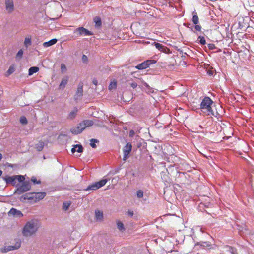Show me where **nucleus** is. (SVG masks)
Wrapping results in <instances>:
<instances>
[{
	"label": "nucleus",
	"instance_id": "nucleus-1",
	"mask_svg": "<svg viewBox=\"0 0 254 254\" xmlns=\"http://www.w3.org/2000/svg\"><path fill=\"white\" fill-rule=\"evenodd\" d=\"M39 222L36 220L27 222L24 226L22 233L24 236L28 237L35 234L39 228Z\"/></svg>",
	"mask_w": 254,
	"mask_h": 254
},
{
	"label": "nucleus",
	"instance_id": "nucleus-2",
	"mask_svg": "<svg viewBox=\"0 0 254 254\" xmlns=\"http://www.w3.org/2000/svg\"><path fill=\"white\" fill-rule=\"evenodd\" d=\"M212 103L213 101L208 96H206L202 99L200 105V108L207 115H214L211 107Z\"/></svg>",
	"mask_w": 254,
	"mask_h": 254
},
{
	"label": "nucleus",
	"instance_id": "nucleus-3",
	"mask_svg": "<svg viewBox=\"0 0 254 254\" xmlns=\"http://www.w3.org/2000/svg\"><path fill=\"white\" fill-rule=\"evenodd\" d=\"M46 196L45 192L28 193L23 195L24 199L33 200L34 202L43 199Z\"/></svg>",
	"mask_w": 254,
	"mask_h": 254
},
{
	"label": "nucleus",
	"instance_id": "nucleus-4",
	"mask_svg": "<svg viewBox=\"0 0 254 254\" xmlns=\"http://www.w3.org/2000/svg\"><path fill=\"white\" fill-rule=\"evenodd\" d=\"M107 179H104L100 180L99 182H95L91 185H89L86 189H85V191L89 190H98V189L101 188L104 186L107 183Z\"/></svg>",
	"mask_w": 254,
	"mask_h": 254
},
{
	"label": "nucleus",
	"instance_id": "nucleus-5",
	"mask_svg": "<svg viewBox=\"0 0 254 254\" xmlns=\"http://www.w3.org/2000/svg\"><path fill=\"white\" fill-rule=\"evenodd\" d=\"M31 188V185L29 182H24L22 184L17 188L15 193L20 194L22 193L27 191Z\"/></svg>",
	"mask_w": 254,
	"mask_h": 254
},
{
	"label": "nucleus",
	"instance_id": "nucleus-6",
	"mask_svg": "<svg viewBox=\"0 0 254 254\" xmlns=\"http://www.w3.org/2000/svg\"><path fill=\"white\" fill-rule=\"evenodd\" d=\"M156 62V61L155 60H147L145 61H144L142 63L138 64L137 66H135V68L139 70L146 69V68L148 67L150 65H151L152 64H155Z\"/></svg>",
	"mask_w": 254,
	"mask_h": 254
},
{
	"label": "nucleus",
	"instance_id": "nucleus-7",
	"mask_svg": "<svg viewBox=\"0 0 254 254\" xmlns=\"http://www.w3.org/2000/svg\"><path fill=\"white\" fill-rule=\"evenodd\" d=\"M83 83L82 82L79 83L78 85L77 91L74 95V100L76 101L80 100L82 98V97L83 96Z\"/></svg>",
	"mask_w": 254,
	"mask_h": 254
},
{
	"label": "nucleus",
	"instance_id": "nucleus-8",
	"mask_svg": "<svg viewBox=\"0 0 254 254\" xmlns=\"http://www.w3.org/2000/svg\"><path fill=\"white\" fill-rule=\"evenodd\" d=\"M132 145L130 143H127L126 145L123 148L124 156L123 160L126 161L128 157V155L131 151Z\"/></svg>",
	"mask_w": 254,
	"mask_h": 254
},
{
	"label": "nucleus",
	"instance_id": "nucleus-9",
	"mask_svg": "<svg viewBox=\"0 0 254 254\" xmlns=\"http://www.w3.org/2000/svg\"><path fill=\"white\" fill-rule=\"evenodd\" d=\"M74 33H78V35L84 36H90L92 35V33L91 31L82 27L76 29L74 31Z\"/></svg>",
	"mask_w": 254,
	"mask_h": 254
},
{
	"label": "nucleus",
	"instance_id": "nucleus-10",
	"mask_svg": "<svg viewBox=\"0 0 254 254\" xmlns=\"http://www.w3.org/2000/svg\"><path fill=\"white\" fill-rule=\"evenodd\" d=\"M153 45L155 46L156 48L159 50L160 52L165 53H168L169 51V49L162 44L157 42H154Z\"/></svg>",
	"mask_w": 254,
	"mask_h": 254
},
{
	"label": "nucleus",
	"instance_id": "nucleus-11",
	"mask_svg": "<svg viewBox=\"0 0 254 254\" xmlns=\"http://www.w3.org/2000/svg\"><path fill=\"white\" fill-rule=\"evenodd\" d=\"M81 125H82L80 123L77 126L73 127L70 130L71 133L74 134H78L81 133L84 130V128L81 127Z\"/></svg>",
	"mask_w": 254,
	"mask_h": 254
},
{
	"label": "nucleus",
	"instance_id": "nucleus-12",
	"mask_svg": "<svg viewBox=\"0 0 254 254\" xmlns=\"http://www.w3.org/2000/svg\"><path fill=\"white\" fill-rule=\"evenodd\" d=\"M6 10L8 13H11L14 10V4L12 0L5 1Z\"/></svg>",
	"mask_w": 254,
	"mask_h": 254
},
{
	"label": "nucleus",
	"instance_id": "nucleus-13",
	"mask_svg": "<svg viewBox=\"0 0 254 254\" xmlns=\"http://www.w3.org/2000/svg\"><path fill=\"white\" fill-rule=\"evenodd\" d=\"M8 215L20 217L23 216V214L20 211L17 210L15 208H12L8 212Z\"/></svg>",
	"mask_w": 254,
	"mask_h": 254
},
{
	"label": "nucleus",
	"instance_id": "nucleus-14",
	"mask_svg": "<svg viewBox=\"0 0 254 254\" xmlns=\"http://www.w3.org/2000/svg\"><path fill=\"white\" fill-rule=\"evenodd\" d=\"M21 246V242L20 241H17L14 246H8L6 248L4 252L8 251L16 250L19 249Z\"/></svg>",
	"mask_w": 254,
	"mask_h": 254
},
{
	"label": "nucleus",
	"instance_id": "nucleus-15",
	"mask_svg": "<svg viewBox=\"0 0 254 254\" xmlns=\"http://www.w3.org/2000/svg\"><path fill=\"white\" fill-rule=\"evenodd\" d=\"M68 81V77L65 76L62 78V81L59 85V88L60 89H64Z\"/></svg>",
	"mask_w": 254,
	"mask_h": 254
},
{
	"label": "nucleus",
	"instance_id": "nucleus-16",
	"mask_svg": "<svg viewBox=\"0 0 254 254\" xmlns=\"http://www.w3.org/2000/svg\"><path fill=\"white\" fill-rule=\"evenodd\" d=\"M16 176L15 175L12 176H9L5 178V181L7 183H11L14 185L16 183Z\"/></svg>",
	"mask_w": 254,
	"mask_h": 254
},
{
	"label": "nucleus",
	"instance_id": "nucleus-17",
	"mask_svg": "<svg viewBox=\"0 0 254 254\" xmlns=\"http://www.w3.org/2000/svg\"><path fill=\"white\" fill-rule=\"evenodd\" d=\"M57 41L56 39H52L48 42L43 43V45L45 48L49 47L51 46L54 45Z\"/></svg>",
	"mask_w": 254,
	"mask_h": 254
},
{
	"label": "nucleus",
	"instance_id": "nucleus-18",
	"mask_svg": "<svg viewBox=\"0 0 254 254\" xmlns=\"http://www.w3.org/2000/svg\"><path fill=\"white\" fill-rule=\"evenodd\" d=\"M82 125L81 127H82L84 129L88 127H90L93 125V122L92 120H84L81 123Z\"/></svg>",
	"mask_w": 254,
	"mask_h": 254
},
{
	"label": "nucleus",
	"instance_id": "nucleus-19",
	"mask_svg": "<svg viewBox=\"0 0 254 254\" xmlns=\"http://www.w3.org/2000/svg\"><path fill=\"white\" fill-rule=\"evenodd\" d=\"M95 217L97 220H102L103 219V213L100 210H95Z\"/></svg>",
	"mask_w": 254,
	"mask_h": 254
},
{
	"label": "nucleus",
	"instance_id": "nucleus-20",
	"mask_svg": "<svg viewBox=\"0 0 254 254\" xmlns=\"http://www.w3.org/2000/svg\"><path fill=\"white\" fill-rule=\"evenodd\" d=\"M39 70V67L36 66L31 67L28 70V75L31 76L33 75L34 73L37 72Z\"/></svg>",
	"mask_w": 254,
	"mask_h": 254
},
{
	"label": "nucleus",
	"instance_id": "nucleus-21",
	"mask_svg": "<svg viewBox=\"0 0 254 254\" xmlns=\"http://www.w3.org/2000/svg\"><path fill=\"white\" fill-rule=\"evenodd\" d=\"M77 108H74V109L71 111L68 114V118L70 119H74L77 114Z\"/></svg>",
	"mask_w": 254,
	"mask_h": 254
},
{
	"label": "nucleus",
	"instance_id": "nucleus-22",
	"mask_svg": "<svg viewBox=\"0 0 254 254\" xmlns=\"http://www.w3.org/2000/svg\"><path fill=\"white\" fill-rule=\"evenodd\" d=\"M44 146V142H43L42 141H40L37 144H36L35 148L38 151H40L43 149Z\"/></svg>",
	"mask_w": 254,
	"mask_h": 254
},
{
	"label": "nucleus",
	"instance_id": "nucleus-23",
	"mask_svg": "<svg viewBox=\"0 0 254 254\" xmlns=\"http://www.w3.org/2000/svg\"><path fill=\"white\" fill-rule=\"evenodd\" d=\"M192 22L194 24H197L199 22V18L197 15V13L195 12H193Z\"/></svg>",
	"mask_w": 254,
	"mask_h": 254
},
{
	"label": "nucleus",
	"instance_id": "nucleus-24",
	"mask_svg": "<svg viewBox=\"0 0 254 254\" xmlns=\"http://www.w3.org/2000/svg\"><path fill=\"white\" fill-rule=\"evenodd\" d=\"M94 21L95 23V26L97 27L101 26L102 22L101 19L98 17H96L94 19Z\"/></svg>",
	"mask_w": 254,
	"mask_h": 254
},
{
	"label": "nucleus",
	"instance_id": "nucleus-25",
	"mask_svg": "<svg viewBox=\"0 0 254 254\" xmlns=\"http://www.w3.org/2000/svg\"><path fill=\"white\" fill-rule=\"evenodd\" d=\"M15 71V67H14V66L13 65H11L9 69H8L7 72H6V75L7 76H9L10 75H11V74H12Z\"/></svg>",
	"mask_w": 254,
	"mask_h": 254
},
{
	"label": "nucleus",
	"instance_id": "nucleus-26",
	"mask_svg": "<svg viewBox=\"0 0 254 254\" xmlns=\"http://www.w3.org/2000/svg\"><path fill=\"white\" fill-rule=\"evenodd\" d=\"M117 227L119 230H120L121 231H123L125 230V229L124 227V225L122 222L118 221L117 223Z\"/></svg>",
	"mask_w": 254,
	"mask_h": 254
},
{
	"label": "nucleus",
	"instance_id": "nucleus-27",
	"mask_svg": "<svg viewBox=\"0 0 254 254\" xmlns=\"http://www.w3.org/2000/svg\"><path fill=\"white\" fill-rule=\"evenodd\" d=\"M202 247H209L210 246V244L209 242H203L200 244H197L195 245V247L196 248L198 246Z\"/></svg>",
	"mask_w": 254,
	"mask_h": 254
},
{
	"label": "nucleus",
	"instance_id": "nucleus-28",
	"mask_svg": "<svg viewBox=\"0 0 254 254\" xmlns=\"http://www.w3.org/2000/svg\"><path fill=\"white\" fill-rule=\"evenodd\" d=\"M24 45L26 47H28L29 46L31 45V38L26 37L24 40Z\"/></svg>",
	"mask_w": 254,
	"mask_h": 254
},
{
	"label": "nucleus",
	"instance_id": "nucleus-29",
	"mask_svg": "<svg viewBox=\"0 0 254 254\" xmlns=\"http://www.w3.org/2000/svg\"><path fill=\"white\" fill-rule=\"evenodd\" d=\"M70 205H71V203L70 202H65L63 203V209L64 210L66 211L68 209Z\"/></svg>",
	"mask_w": 254,
	"mask_h": 254
},
{
	"label": "nucleus",
	"instance_id": "nucleus-30",
	"mask_svg": "<svg viewBox=\"0 0 254 254\" xmlns=\"http://www.w3.org/2000/svg\"><path fill=\"white\" fill-rule=\"evenodd\" d=\"M98 142V140L96 139H91L90 140V145L92 148H95L96 147V143Z\"/></svg>",
	"mask_w": 254,
	"mask_h": 254
},
{
	"label": "nucleus",
	"instance_id": "nucleus-31",
	"mask_svg": "<svg viewBox=\"0 0 254 254\" xmlns=\"http://www.w3.org/2000/svg\"><path fill=\"white\" fill-rule=\"evenodd\" d=\"M143 84L147 88L146 92L147 93H153V89L151 87H150L146 82H143Z\"/></svg>",
	"mask_w": 254,
	"mask_h": 254
},
{
	"label": "nucleus",
	"instance_id": "nucleus-32",
	"mask_svg": "<svg viewBox=\"0 0 254 254\" xmlns=\"http://www.w3.org/2000/svg\"><path fill=\"white\" fill-rule=\"evenodd\" d=\"M117 87V82L113 81L111 82L109 86V90H112L113 89H115Z\"/></svg>",
	"mask_w": 254,
	"mask_h": 254
},
{
	"label": "nucleus",
	"instance_id": "nucleus-33",
	"mask_svg": "<svg viewBox=\"0 0 254 254\" xmlns=\"http://www.w3.org/2000/svg\"><path fill=\"white\" fill-rule=\"evenodd\" d=\"M198 40H199V42L201 45H205L206 44V40L204 37L203 36H199L198 38Z\"/></svg>",
	"mask_w": 254,
	"mask_h": 254
},
{
	"label": "nucleus",
	"instance_id": "nucleus-34",
	"mask_svg": "<svg viewBox=\"0 0 254 254\" xmlns=\"http://www.w3.org/2000/svg\"><path fill=\"white\" fill-rule=\"evenodd\" d=\"M75 146L76 147V148L77 149V150L76 151L78 153H81L83 152V147L80 144H76L75 145Z\"/></svg>",
	"mask_w": 254,
	"mask_h": 254
},
{
	"label": "nucleus",
	"instance_id": "nucleus-35",
	"mask_svg": "<svg viewBox=\"0 0 254 254\" xmlns=\"http://www.w3.org/2000/svg\"><path fill=\"white\" fill-rule=\"evenodd\" d=\"M20 122L23 125H25V124H26L27 123V119L24 116H22V117H20Z\"/></svg>",
	"mask_w": 254,
	"mask_h": 254
},
{
	"label": "nucleus",
	"instance_id": "nucleus-36",
	"mask_svg": "<svg viewBox=\"0 0 254 254\" xmlns=\"http://www.w3.org/2000/svg\"><path fill=\"white\" fill-rule=\"evenodd\" d=\"M136 195L138 198H141L143 196V192L141 190H138L136 192Z\"/></svg>",
	"mask_w": 254,
	"mask_h": 254
},
{
	"label": "nucleus",
	"instance_id": "nucleus-37",
	"mask_svg": "<svg viewBox=\"0 0 254 254\" xmlns=\"http://www.w3.org/2000/svg\"><path fill=\"white\" fill-rule=\"evenodd\" d=\"M23 54V50L21 49L19 50L16 54V58L19 59H21L22 57Z\"/></svg>",
	"mask_w": 254,
	"mask_h": 254
},
{
	"label": "nucleus",
	"instance_id": "nucleus-38",
	"mask_svg": "<svg viewBox=\"0 0 254 254\" xmlns=\"http://www.w3.org/2000/svg\"><path fill=\"white\" fill-rule=\"evenodd\" d=\"M16 176V179L19 182H22L24 181L25 179L23 176L21 175H15Z\"/></svg>",
	"mask_w": 254,
	"mask_h": 254
},
{
	"label": "nucleus",
	"instance_id": "nucleus-39",
	"mask_svg": "<svg viewBox=\"0 0 254 254\" xmlns=\"http://www.w3.org/2000/svg\"><path fill=\"white\" fill-rule=\"evenodd\" d=\"M31 180L35 184H39L41 183V181L40 180L37 181V179L35 177H32L31 179Z\"/></svg>",
	"mask_w": 254,
	"mask_h": 254
},
{
	"label": "nucleus",
	"instance_id": "nucleus-40",
	"mask_svg": "<svg viewBox=\"0 0 254 254\" xmlns=\"http://www.w3.org/2000/svg\"><path fill=\"white\" fill-rule=\"evenodd\" d=\"M61 70L62 72H64L66 70V67L64 64H61Z\"/></svg>",
	"mask_w": 254,
	"mask_h": 254
},
{
	"label": "nucleus",
	"instance_id": "nucleus-41",
	"mask_svg": "<svg viewBox=\"0 0 254 254\" xmlns=\"http://www.w3.org/2000/svg\"><path fill=\"white\" fill-rule=\"evenodd\" d=\"M208 47L210 50H214L216 48L215 45L213 43L208 44Z\"/></svg>",
	"mask_w": 254,
	"mask_h": 254
},
{
	"label": "nucleus",
	"instance_id": "nucleus-42",
	"mask_svg": "<svg viewBox=\"0 0 254 254\" xmlns=\"http://www.w3.org/2000/svg\"><path fill=\"white\" fill-rule=\"evenodd\" d=\"M130 85L132 88L135 89L137 86V83L136 82H132L130 83Z\"/></svg>",
	"mask_w": 254,
	"mask_h": 254
},
{
	"label": "nucleus",
	"instance_id": "nucleus-43",
	"mask_svg": "<svg viewBox=\"0 0 254 254\" xmlns=\"http://www.w3.org/2000/svg\"><path fill=\"white\" fill-rule=\"evenodd\" d=\"M196 25L194 27V28L196 29V30L198 31H200L201 30V27L199 25L195 24Z\"/></svg>",
	"mask_w": 254,
	"mask_h": 254
},
{
	"label": "nucleus",
	"instance_id": "nucleus-44",
	"mask_svg": "<svg viewBox=\"0 0 254 254\" xmlns=\"http://www.w3.org/2000/svg\"><path fill=\"white\" fill-rule=\"evenodd\" d=\"M134 134H135V132H134V130H131L129 131V137H133L134 136Z\"/></svg>",
	"mask_w": 254,
	"mask_h": 254
},
{
	"label": "nucleus",
	"instance_id": "nucleus-45",
	"mask_svg": "<svg viewBox=\"0 0 254 254\" xmlns=\"http://www.w3.org/2000/svg\"><path fill=\"white\" fill-rule=\"evenodd\" d=\"M127 214L129 216H132L133 215V211L132 210H128L127 211Z\"/></svg>",
	"mask_w": 254,
	"mask_h": 254
},
{
	"label": "nucleus",
	"instance_id": "nucleus-46",
	"mask_svg": "<svg viewBox=\"0 0 254 254\" xmlns=\"http://www.w3.org/2000/svg\"><path fill=\"white\" fill-rule=\"evenodd\" d=\"M76 149V147L75 146V145L73 146V147L71 149V152L72 153H74V152H75V151H76V150H77Z\"/></svg>",
	"mask_w": 254,
	"mask_h": 254
},
{
	"label": "nucleus",
	"instance_id": "nucleus-47",
	"mask_svg": "<svg viewBox=\"0 0 254 254\" xmlns=\"http://www.w3.org/2000/svg\"><path fill=\"white\" fill-rule=\"evenodd\" d=\"M93 83L94 85H97V84H98V81H97V80H96V79H94V80H93Z\"/></svg>",
	"mask_w": 254,
	"mask_h": 254
},
{
	"label": "nucleus",
	"instance_id": "nucleus-48",
	"mask_svg": "<svg viewBox=\"0 0 254 254\" xmlns=\"http://www.w3.org/2000/svg\"><path fill=\"white\" fill-rule=\"evenodd\" d=\"M82 59L83 61H85L87 59V58L85 55H83V56L82 57Z\"/></svg>",
	"mask_w": 254,
	"mask_h": 254
},
{
	"label": "nucleus",
	"instance_id": "nucleus-49",
	"mask_svg": "<svg viewBox=\"0 0 254 254\" xmlns=\"http://www.w3.org/2000/svg\"><path fill=\"white\" fill-rule=\"evenodd\" d=\"M2 171L0 170V177L1 176V175H2Z\"/></svg>",
	"mask_w": 254,
	"mask_h": 254
},
{
	"label": "nucleus",
	"instance_id": "nucleus-50",
	"mask_svg": "<svg viewBox=\"0 0 254 254\" xmlns=\"http://www.w3.org/2000/svg\"><path fill=\"white\" fill-rule=\"evenodd\" d=\"M2 158V154L0 153V160Z\"/></svg>",
	"mask_w": 254,
	"mask_h": 254
}]
</instances>
